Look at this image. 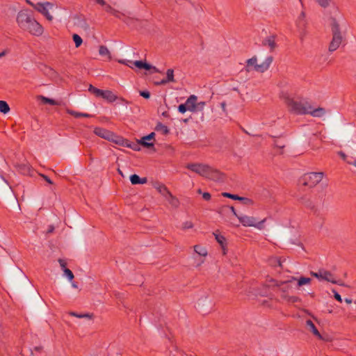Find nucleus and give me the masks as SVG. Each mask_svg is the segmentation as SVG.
Segmentation results:
<instances>
[{
  "label": "nucleus",
  "mask_w": 356,
  "mask_h": 356,
  "mask_svg": "<svg viewBox=\"0 0 356 356\" xmlns=\"http://www.w3.org/2000/svg\"><path fill=\"white\" fill-rule=\"evenodd\" d=\"M323 280L331 282L332 284H339L340 286H345L343 282L341 280H337L335 275L330 271L323 269Z\"/></svg>",
  "instance_id": "nucleus-16"
},
{
  "label": "nucleus",
  "mask_w": 356,
  "mask_h": 356,
  "mask_svg": "<svg viewBox=\"0 0 356 356\" xmlns=\"http://www.w3.org/2000/svg\"><path fill=\"white\" fill-rule=\"evenodd\" d=\"M70 316H75L79 318H91V315L89 314H77L76 312H71L69 313Z\"/></svg>",
  "instance_id": "nucleus-43"
},
{
  "label": "nucleus",
  "mask_w": 356,
  "mask_h": 356,
  "mask_svg": "<svg viewBox=\"0 0 356 356\" xmlns=\"http://www.w3.org/2000/svg\"><path fill=\"white\" fill-rule=\"evenodd\" d=\"M157 191L172 208L177 209L179 207V200L176 197L173 196L164 185H157Z\"/></svg>",
  "instance_id": "nucleus-7"
},
{
  "label": "nucleus",
  "mask_w": 356,
  "mask_h": 356,
  "mask_svg": "<svg viewBox=\"0 0 356 356\" xmlns=\"http://www.w3.org/2000/svg\"><path fill=\"white\" fill-rule=\"evenodd\" d=\"M130 181L133 185L144 184L147 182L146 177H140L138 175L134 174L130 176Z\"/></svg>",
  "instance_id": "nucleus-28"
},
{
  "label": "nucleus",
  "mask_w": 356,
  "mask_h": 356,
  "mask_svg": "<svg viewBox=\"0 0 356 356\" xmlns=\"http://www.w3.org/2000/svg\"><path fill=\"white\" fill-rule=\"evenodd\" d=\"M58 262L60 264V267L63 268V270L65 268H66L67 264L65 260L60 259H58Z\"/></svg>",
  "instance_id": "nucleus-53"
},
{
  "label": "nucleus",
  "mask_w": 356,
  "mask_h": 356,
  "mask_svg": "<svg viewBox=\"0 0 356 356\" xmlns=\"http://www.w3.org/2000/svg\"><path fill=\"white\" fill-rule=\"evenodd\" d=\"M307 22L305 19V11H302L298 17V24L305 27L306 26Z\"/></svg>",
  "instance_id": "nucleus-39"
},
{
  "label": "nucleus",
  "mask_w": 356,
  "mask_h": 356,
  "mask_svg": "<svg viewBox=\"0 0 356 356\" xmlns=\"http://www.w3.org/2000/svg\"><path fill=\"white\" fill-rule=\"evenodd\" d=\"M72 40L75 44V47L76 48L79 47L82 43H83V40L82 38H81L80 35H79L78 34L76 33H74L72 35Z\"/></svg>",
  "instance_id": "nucleus-35"
},
{
  "label": "nucleus",
  "mask_w": 356,
  "mask_h": 356,
  "mask_svg": "<svg viewBox=\"0 0 356 356\" xmlns=\"http://www.w3.org/2000/svg\"><path fill=\"white\" fill-rule=\"evenodd\" d=\"M157 131H160L163 135H167L169 133V129L165 125L157 122Z\"/></svg>",
  "instance_id": "nucleus-37"
},
{
  "label": "nucleus",
  "mask_w": 356,
  "mask_h": 356,
  "mask_svg": "<svg viewBox=\"0 0 356 356\" xmlns=\"http://www.w3.org/2000/svg\"><path fill=\"white\" fill-rule=\"evenodd\" d=\"M339 154L341 155V156L342 157V159H346V154H345L343 152H341L339 153Z\"/></svg>",
  "instance_id": "nucleus-59"
},
{
  "label": "nucleus",
  "mask_w": 356,
  "mask_h": 356,
  "mask_svg": "<svg viewBox=\"0 0 356 356\" xmlns=\"http://www.w3.org/2000/svg\"><path fill=\"white\" fill-rule=\"evenodd\" d=\"M178 111L181 113H184L186 111H188V109L185 104H182L178 106Z\"/></svg>",
  "instance_id": "nucleus-49"
},
{
  "label": "nucleus",
  "mask_w": 356,
  "mask_h": 356,
  "mask_svg": "<svg viewBox=\"0 0 356 356\" xmlns=\"http://www.w3.org/2000/svg\"><path fill=\"white\" fill-rule=\"evenodd\" d=\"M205 104H206L204 102H196L195 112L202 111L204 108Z\"/></svg>",
  "instance_id": "nucleus-48"
},
{
  "label": "nucleus",
  "mask_w": 356,
  "mask_h": 356,
  "mask_svg": "<svg viewBox=\"0 0 356 356\" xmlns=\"http://www.w3.org/2000/svg\"><path fill=\"white\" fill-rule=\"evenodd\" d=\"M238 219L239 220L240 222L245 227H254L259 229L262 228L263 224L266 221V218L261 221H257L254 217L248 216H238Z\"/></svg>",
  "instance_id": "nucleus-10"
},
{
  "label": "nucleus",
  "mask_w": 356,
  "mask_h": 356,
  "mask_svg": "<svg viewBox=\"0 0 356 356\" xmlns=\"http://www.w3.org/2000/svg\"><path fill=\"white\" fill-rule=\"evenodd\" d=\"M311 275L319 280H323V269H319L318 272L311 271Z\"/></svg>",
  "instance_id": "nucleus-40"
},
{
  "label": "nucleus",
  "mask_w": 356,
  "mask_h": 356,
  "mask_svg": "<svg viewBox=\"0 0 356 356\" xmlns=\"http://www.w3.org/2000/svg\"><path fill=\"white\" fill-rule=\"evenodd\" d=\"M230 209L232 210V211L233 214H234L235 216H236L237 218H238V216H239L237 214V213H236V210H235V209H234V207H230Z\"/></svg>",
  "instance_id": "nucleus-55"
},
{
  "label": "nucleus",
  "mask_w": 356,
  "mask_h": 356,
  "mask_svg": "<svg viewBox=\"0 0 356 356\" xmlns=\"http://www.w3.org/2000/svg\"><path fill=\"white\" fill-rule=\"evenodd\" d=\"M10 111V106L5 101L0 100V112L6 114Z\"/></svg>",
  "instance_id": "nucleus-32"
},
{
  "label": "nucleus",
  "mask_w": 356,
  "mask_h": 356,
  "mask_svg": "<svg viewBox=\"0 0 356 356\" xmlns=\"http://www.w3.org/2000/svg\"><path fill=\"white\" fill-rule=\"evenodd\" d=\"M205 259H206V258H203V257H201L200 259H199L197 260V263H196V264H195V267H196V268H199V267H200V266H201L204 263V261H205Z\"/></svg>",
  "instance_id": "nucleus-50"
},
{
  "label": "nucleus",
  "mask_w": 356,
  "mask_h": 356,
  "mask_svg": "<svg viewBox=\"0 0 356 356\" xmlns=\"http://www.w3.org/2000/svg\"><path fill=\"white\" fill-rule=\"evenodd\" d=\"M332 40L329 44V51H336L344 40V36L341 31L340 25L336 18L332 17L330 22Z\"/></svg>",
  "instance_id": "nucleus-3"
},
{
  "label": "nucleus",
  "mask_w": 356,
  "mask_h": 356,
  "mask_svg": "<svg viewBox=\"0 0 356 356\" xmlns=\"http://www.w3.org/2000/svg\"><path fill=\"white\" fill-rule=\"evenodd\" d=\"M33 19L27 10H21L17 14V22L21 29L25 30Z\"/></svg>",
  "instance_id": "nucleus-11"
},
{
  "label": "nucleus",
  "mask_w": 356,
  "mask_h": 356,
  "mask_svg": "<svg viewBox=\"0 0 356 356\" xmlns=\"http://www.w3.org/2000/svg\"><path fill=\"white\" fill-rule=\"evenodd\" d=\"M345 302H346L347 304H350V303H352V300H351V299H348V298H346V299H345Z\"/></svg>",
  "instance_id": "nucleus-58"
},
{
  "label": "nucleus",
  "mask_w": 356,
  "mask_h": 356,
  "mask_svg": "<svg viewBox=\"0 0 356 356\" xmlns=\"http://www.w3.org/2000/svg\"><path fill=\"white\" fill-rule=\"evenodd\" d=\"M116 145H118L122 147H126L131 148V149L134 151H140V145H141L140 143V140H138L136 143L130 142L127 139H124L122 137H120V139L116 141Z\"/></svg>",
  "instance_id": "nucleus-14"
},
{
  "label": "nucleus",
  "mask_w": 356,
  "mask_h": 356,
  "mask_svg": "<svg viewBox=\"0 0 356 356\" xmlns=\"http://www.w3.org/2000/svg\"><path fill=\"white\" fill-rule=\"evenodd\" d=\"M286 259L280 257H271L268 259V264L273 267L279 266L282 268V262Z\"/></svg>",
  "instance_id": "nucleus-27"
},
{
  "label": "nucleus",
  "mask_w": 356,
  "mask_h": 356,
  "mask_svg": "<svg viewBox=\"0 0 356 356\" xmlns=\"http://www.w3.org/2000/svg\"><path fill=\"white\" fill-rule=\"evenodd\" d=\"M273 147L277 149L276 153L278 154H284V149L286 146L285 143L282 141H280L277 137L273 136Z\"/></svg>",
  "instance_id": "nucleus-25"
},
{
  "label": "nucleus",
  "mask_w": 356,
  "mask_h": 356,
  "mask_svg": "<svg viewBox=\"0 0 356 356\" xmlns=\"http://www.w3.org/2000/svg\"><path fill=\"white\" fill-rule=\"evenodd\" d=\"M281 298L284 300H285L288 302H290V303H295V302H299L300 300L298 296H291L289 294H281Z\"/></svg>",
  "instance_id": "nucleus-31"
},
{
  "label": "nucleus",
  "mask_w": 356,
  "mask_h": 356,
  "mask_svg": "<svg viewBox=\"0 0 356 356\" xmlns=\"http://www.w3.org/2000/svg\"><path fill=\"white\" fill-rule=\"evenodd\" d=\"M202 197L204 200L209 201L211 200V195L209 193L204 192L202 193Z\"/></svg>",
  "instance_id": "nucleus-52"
},
{
  "label": "nucleus",
  "mask_w": 356,
  "mask_h": 356,
  "mask_svg": "<svg viewBox=\"0 0 356 356\" xmlns=\"http://www.w3.org/2000/svg\"><path fill=\"white\" fill-rule=\"evenodd\" d=\"M239 201L246 206H252L254 204L252 199L244 197H240Z\"/></svg>",
  "instance_id": "nucleus-41"
},
{
  "label": "nucleus",
  "mask_w": 356,
  "mask_h": 356,
  "mask_svg": "<svg viewBox=\"0 0 356 356\" xmlns=\"http://www.w3.org/2000/svg\"><path fill=\"white\" fill-rule=\"evenodd\" d=\"M94 133L99 137L107 140L108 141L113 142L115 144H116V141L118 140L120 137V136L116 135L113 132L102 127H95L94 129Z\"/></svg>",
  "instance_id": "nucleus-9"
},
{
  "label": "nucleus",
  "mask_w": 356,
  "mask_h": 356,
  "mask_svg": "<svg viewBox=\"0 0 356 356\" xmlns=\"http://www.w3.org/2000/svg\"><path fill=\"white\" fill-rule=\"evenodd\" d=\"M353 165L354 166H355V167H356V161H354V163H353Z\"/></svg>",
  "instance_id": "nucleus-64"
},
{
  "label": "nucleus",
  "mask_w": 356,
  "mask_h": 356,
  "mask_svg": "<svg viewBox=\"0 0 356 356\" xmlns=\"http://www.w3.org/2000/svg\"><path fill=\"white\" fill-rule=\"evenodd\" d=\"M218 231H216L213 232V235L215 236V238L216 241L220 245L221 248L222 250V254L223 255H225L227 254V242L226 238L222 235L218 233Z\"/></svg>",
  "instance_id": "nucleus-20"
},
{
  "label": "nucleus",
  "mask_w": 356,
  "mask_h": 356,
  "mask_svg": "<svg viewBox=\"0 0 356 356\" xmlns=\"http://www.w3.org/2000/svg\"><path fill=\"white\" fill-rule=\"evenodd\" d=\"M318 6H320L321 8H328L332 3V0H314Z\"/></svg>",
  "instance_id": "nucleus-33"
},
{
  "label": "nucleus",
  "mask_w": 356,
  "mask_h": 356,
  "mask_svg": "<svg viewBox=\"0 0 356 356\" xmlns=\"http://www.w3.org/2000/svg\"><path fill=\"white\" fill-rule=\"evenodd\" d=\"M325 110L324 108L318 107L313 109L312 106L309 104V108H308L307 114L311 115L313 117L321 118L325 114Z\"/></svg>",
  "instance_id": "nucleus-23"
},
{
  "label": "nucleus",
  "mask_w": 356,
  "mask_h": 356,
  "mask_svg": "<svg viewBox=\"0 0 356 356\" xmlns=\"http://www.w3.org/2000/svg\"><path fill=\"white\" fill-rule=\"evenodd\" d=\"M299 202L305 209L309 210L313 213L316 214L318 212L317 205L310 197H302Z\"/></svg>",
  "instance_id": "nucleus-13"
},
{
  "label": "nucleus",
  "mask_w": 356,
  "mask_h": 356,
  "mask_svg": "<svg viewBox=\"0 0 356 356\" xmlns=\"http://www.w3.org/2000/svg\"><path fill=\"white\" fill-rule=\"evenodd\" d=\"M67 113H69L71 115H73L75 118H88L90 115L87 113H79L72 110L67 109Z\"/></svg>",
  "instance_id": "nucleus-36"
},
{
  "label": "nucleus",
  "mask_w": 356,
  "mask_h": 356,
  "mask_svg": "<svg viewBox=\"0 0 356 356\" xmlns=\"http://www.w3.org/2000/svg\"><path fill=\"white\" fill-rule=\"evenodd\" d=\"M118 62L129 67L138 73L144 72L146 74L153 68L152 65L143 60H119Z\"/></svg>",
  "instance_id": "nucleus-6"
},
{
  "label": "nucleus",
  "mask_w": 356,
  "mask_h": 356,
  "mask_svg": "<svg viewBox=\"0 0 356 356\" xmlns=\"http://www.w3.org/2000/svg\"><path fill=\"white\" fill-rule=\"evenodd\" d=\"M174 70L172 69H168L166 72V76L165 78L160 79V77L157 75V86L158 85H164L170 82H174Z\"/></svg>",
  "instance_id": "nucleus-17"
},
{
  "label": "nucleus",
  "mask_w": 356,
  "mask_h": 356,
  "mask_svg": "<svg viewBox=\"0 0 356 356\" xmlns=\"http://www.w3.org/2000/svg\"><path fill=\"white\" fill-rule=\"evenodd\" d=\"M63 271L65 275L69 279L70 281H72L74 279V274L70 269L65 268Z\"/></svg>",
  "instance_id": "nucleus-45"
},
{
  "label": "nucleus",
  "mask_w": 356,
  "mask_h": 356,
  "mask_svg": "<svg viewBox=\"0 0 356 356\" xmlns=\"http://www.w3.org/2000/svg\"><path fill=\"white\" fill-rule=\"evenodd\" d=\"M297 279L294 277H291V280L286 282H279L274 280L275 285L279 287V291L282 294H289V291L291 289V286L289 285V282L292 280H296Z\"/></svg>",
  "instance_id": "nucleus-15"
},
{
  "label": "nucleus",
  "mask_w": 356,
  "mask_h": 356,
  "mask_svg": "<svg viewBox=\"0 0 356 356\" xmlns=\"http://www.w3.org/2000/svg\"><path fill=\"white\" fill-rule=\"evenodd\" d=\"M154 136H155L154 132H152L149 135L143 137L140 140V143L141 145L145 147H150L154 146V141H155Z\"/></svg>",
  "instance_id": "nucleus-18"
},
{
  "label": "nucleus",
  "mask_w": 356,
  "mask_h": 356,
  "mask_svg": "<svg viewBox=\"0 0 356 356\" xmlns=\"http://www.w3.org/2000/svg\"><path fill=\"white\" fill-rule=\"evenodd\" d=\"M96 1H97V3H99V4L102 5V6H105L106 11H107V12H111L112 11L111 7L110 6L107 5L104 0H96Z\"/></svg>",
  "instance_id": "nucleus-47"
},
{
  "label": "nucleus",
  "mask_w": 356,
  "mask_h": 356,
  "mask_svg": "<svg viewBox=\"0 0 356 356\" xmlns=\"http://www.w3.org/2000/svg\"><path fill=\"white\" fill-rule=\"evenodd\" d=\"M99 54L100 56L106 57L108 60H111V52L106 46L101 45L99 47Z\"/></svg>",
  "instance_id": "nucleus-30"
},
{
  "label": "nucleus",
  "mask_w": 356,
  "mask_h": 356,
  "mask_svg": "<svg viewBox=\"0 0 356 356\" xmlns=\"http://www.w3.org/2000/svg\"><path fill=\"white\" fill-rule=\"evenodd\" d=\"M8 54L7 50H3V51L0 52V58L3 56H6Z\"/></svg>",
  "instance_id": "nucleus-56"
},
{
  "label": "nucleus",
  "mask_w": 356,
  "mask_h": 356,
  "mask_svg": "<svg viewBox=\"0 0 356 356\" xmlns=\"http://www.w3.org/2000/svg\"><path fill=\"white\" fill-rule=\"evenodd\" d=\"M26 3L33 7L36 11L42 14L48 21L51 22L53 20L54 17L50 14L49 10L54 8V3L49 1L38 2L34 3L29 0H26Z\"/></svg>",
  "instance_id": "nucleus-5"
},
{
  "label": "nucleus",
  "mask_w": 356,
  "mask_h": 356,
  "mask_svg": "<svg viewBox=\"0 0 356 356\" xmlns=\"http://www.w3.org/2000/svg\"><path fill=\"white\" fill-rule=\"evenodd\" d=\"M156 72H157V74H159V75H163V74L161 72L159 71L158 70H156Z\"/></svg>",
  "instance_id": "nucleus-62"
},
{
  "label": "nucleus",
  "mask_w": 356,
  "mask_h": 356,
  "mask_svg": "<svg viewBox=\"0 0 356 356\" xmlns=\"http://www.w3.org/2000/svg\"><path fill=\"white\" fill-rule=\"evenodd\" d=\"M324 173L322 172H312L303 175L300 181L303 186L312 188L315 187L323 179Z\"/></svg>",
  "instance_id": "nucleus-4"
},
{
  "label": "nucleus",
  "mask_w": 356,
  "mask_h": 356,
  "mask_svg": "<svg viewBox=\"0 0 356 356\" xmlns=\"http://www.w3.org/2000/svg\"><path fill=\"white\" fill-rule=\"evenodd\" d=\"M88 90L96 97H100L109 103H113L118 99L117 95L109 90H103L90 85Z\"/></svg>",
  "instance_id": "nucleus-8"
},
{
  "label": "nucleus",
  "mask_w": 356,
  "mask_h": 356,
  "mask_svg": "<svg viewBox=\"0 0 356 356\" xmlns=\"http://www.w3.org/2000/svg\"><path fill=\"white\" fill-rule=\"evenodd\" d=\"M140 95L146 99L149 98L150 96L149 92L148 91H141L140 92Z\"/></svg>",
  "instance_id": "nucleus-54"
},
{
  "label": "nucleus",
  "mask_w": 356,
  "mask_h": 356,
  "mask_svg": "<svg viewBox=\"0 0 356 356\" xmlns=\"http://www.w3.org/2000/svg\"><path fill=\"white\" fill-rule=\"evenodd\" d=\"M273 60V56H268L264 62H262L261 64H258L256 66V71L259 72H266L270 67Z\"/></svg>",
  "instance_id": "nucleus-19"
},
{
  "label": "nucleus",
  "mask_w": 356,
  "mask_h": 356,
  "mask_svg": "<svg viewBox=\"0 0 356 356\" xmlns=\"http://www.w3.org/2000/svg\"><path fill=\"white\" fill-rule=\"evenodd\" d=\"M193 251L200 257L206 258L208 256V250L205 246L197 244L193 246Z\"/></svg>",
  "instance_id": "nucleus-22"
},
{
  "label": "nucleus",
  "mask_w": 356,
  "mask_h": 356,
  "mask_svg": "<svg viewBox=\"0 0 356 356\" xmlns=\"http://www.w3.org/2000/svg\"><path fill=\"white\" fill-rule=\"evenodd\" d=\"M312 148L313 149H318V148H319V146H318V145H312Z\"/></svg>",
  "instance_id": "nucleus-60"
},
{
  "label": "nucleus",
  "mask_w": 356,
  "mask_h": 356,
  "mask_svg": "<svg viewBox=\"0 0 356 356\" xmlns=\"http://www.w3.org/2000/svg\"><path fill=\"white\" fill-rule=\"evenodd\" d=\"M42 177L45 179V181H47L49 184H52V181L51 180L47 177V176L45 175H42Z\"/></svg>",
  "instance_id": "nucleus-57"
},
{
  "label": "nucleus",
  "mask_w": 356,
  "mask_h": 356,
  "mask_svg": "<svg viewBox=\"0 0 356 356\" xmlns=\"http://www.w3.org/2000/svg\"><path fill=\"white\" fill-rule=\"evenodd\" d=\"M263 45L266 46L270 48V51H273L275 50V49L277 47V44L275 42V35H270L265 38L263 40Z\"/></svg>",
  "instance_id": "nucleus-24"
},
{
  "label": "nucleus",
  "mask_w": 356,
  "mask_h": 356,
  "mask_svg": "<svg viewBox=\"0 0 356 356\" xmlns=\"http://www.w3.org/2000/svg\"><path fill=\"white\" fill-rule=\"evenodd\" d=\"M72 287L77 288V285L75 283L72 284Z\"/></svg>",
  "instance_id": "nucleus-61"
},
{
  "label": "nucleus",
  "mask_w": 356,
  "mask_h": 356,
  "mask_svg": "<svg viewBox=\"0 0 356 356\" xmlns=\"http://www.w3.org/2000/svg\"><path fill=\"white\" fill-rule=\"evenodd\" d=\"M289 112L296 115H307L309 104L302 99L294 98L287 93H283L281 96Z\"/></svg>",
  "instance_id": "nucleus-1"
},
{
  "label": "nucleus",
  "mask_w": 356,
  "mask_h": 356,
  "mask_svg": "<svg viewBox=\"0 0 356 356\" xmlns=\"http://www.w3.org/2000/svg\"><path fill=\"white\" fill-rule=\"evenodd\" d=\"M25 31H28L33 35L38 37L43 34L44 28L37 20L33 18Z\"/></svg>",
  "instance_id": "nucleus-12"
},
{
  "label": "nucleus",
  "mask_w": 356,
  "mask_h": 356,
  "mask_svg": "<svg viewBox=\"0 0 356 356\" xmlns=\"http://www.w3.org/2000/svg\"><path fill=\"white\" fill-rule=\"evenodd\" d=\"M41 100H42V102L44 104H49L51 105H58V102L56 101H55L54 99H49L48 97H43V96L41 97Z\"/></svg>",
  "instance_id": "nucleus-42"
},
{
  "label": "nucleus",
  "mask_w": 356,
  "mask_h": 356,
  "mask_svg": "<svg viewBox=\"0 0 356 356\" xmlns=\"http://www.w3.org/2000/svg\"><path fill=\"white\" fill-rule=\"evenodd\" d=\"M194 227V224L191 220H187L184 222L181 225V229L183 231H186L190 229H193Z\"/></svg>",
  "instance_id": "nucleus-34"
},
{
  "label": "nucleus",
  "mask_w": 356,
  "mask_h": 356,
  "mask_svg": "<svg viewBox=\"0 0 356 356\" xmlns=\"http://www.w3.org/2000/svg\"><path fill=\"white\" fill-rule=\"evenodd\" d=\"M222 195L225 197H228L234 200H239L240 196L237 195L231 194L229 193L224 192L222 193Z\"/></svg>",
  "instance_id": "nucleus-44"
},
{
  "label": "nucleus",
  "mask_w": 356,
  "mask_h": 356,
  "mask_svg": "<svg viewBox=\"0 0 356 356\" xmlns=\"http://www.w3.org/2000/svg\"><path fill=\"white\" fill-rule=\"evenodd\" d=\"M257 58L256 56H253L252 58L248 59L246 61L245 70L247 72H250L251 70V67H254V70L256 71V66L257 65Z\"/></svg>",
  "instance_id": "nucleus-29"
},
{
  "label": "nucleus",
  "mask_w": 356,
  "mask_h": 356,
  "mask_svg": "<svg viewBox=\"0 0 356 356\" xmlns=\"http://www.w3.org/2000/svg\"><path fill=\"white\" fill-rule=\"evenodd\" d=\"M306 326L307 329L313 333L314 335H315L316 337H318L319 339H323V337L316 327L315 325L311 320H307L306 321Z\"/></svg>",
  "instance_id": "nucleus-26"
},
{
  "label": "nucleus",
  "mask_w": 356,
  "mask_h": 356,
  "mask_svg": "<svg viewBox=\"0 0 356 356\" xmlns=\"http://www.w3.org/2000/svg\"><path fill=\"white\" fill-rule=\"evenodd\" d=\"M197 101V97L192 95H191L186 100L185 105L188 109V111L191 112H195V106H196V102Z\"/></svg>",
  "instance_id": "nucleus-21"
},
{
  "label": "nucleus",
  "mask_w": 356,
  "mask_h": 356,
  "mask_svg": "<svg viewBox=\"0 0 356 356\" xmlns=\"http://www.w3.org/2000/svg\"><path fill=\"white\" fill-rule=\"evenodd\" d=\"M332 292L334 293V298L337 300H338L339 302H341L342 298H341V296L335 290H332Z\"/></svg>",
  "instance_id": "nucleus-51"
},
{
  "label": "nucleus",
  "mask_w": 356,
  "mask_h": 356,
  "mask_svg": "<svg viewBox=\"0 0 356 356\" xmlns=\"http://www.w3.org/2000/svg\"><path fill=\"white\" fill-rule=\"evenodd\" d=\"M312 282L311 278L301 277L298 280V285L301 286L305 284H309Z\"/></svg>",
  "instance_id": "nucleus-38"
},
{
  "label": "nucleus",
  "mask_w": 356,
  "mask_h": 356,
  "mask_svg": "<svg viewBox=\"0 0 356 356\" xmlns=\"http://www.w3.org/2000/svg\"><path fill=\"white\" fill-rule=\"evenodd\" d=\"M186 168L198 174L199 175L213 181H219L222 179V173L218 170L204 163H189Z\"/></svg>",
  "instance_id": "nucleus-2"
},
{
  "label": "nucleus",
  "mask_w": 356,
  "mask_h": 356,
  "mask_svg": "<svg viewBox=\"0 0 356 356\" xmlns=\"http://www.w3.org/2000/svg\"><path fill=\"white\" fill-rule=\"evenodd\" d=\"M221 105H222V108L225 109V103H222Z\"/></svg>",
  "instance_id": "nucleus-63"
},
{
  "label": "nucleus",
  "mask_w": 356,
  "mask_h": 356,
  "mask_svg": "<svg viewBox=\"0 0 356 356\" xmlns=\"http://www.w3.org/2000/svg\"><path fill=\"white\" fill-rule=\"evenodd\" d=\"M169 356H185L184 353L179 350L177 347L175 348L174 351L171 352Z\"/></svg>",
  "instance_id": "nucleus-46"
}]
</instances>
